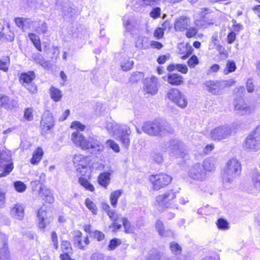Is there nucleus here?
<instances>
[{"mask_svg":"<svg viewBox=\"0 0 260 260\" xmlns=\"http://www.w3.org/2000/svg\"><path fill=\"white\" fill-rule=\"evenodd\" d=\"M107 128L109 134H112L124 147L128 148L131 141L129 137L131 134V130L128 126L111 122L107 124Z\"/></svg>","mask_w":260,"mask_h":260,"instance_id":"f257e3e1","label":"nucleus"},{"mask_svg":"<svg viewBox=\"0 0 260 260\" xmlns=\"http://www.w3.org/2000/svg\"><path fill=\"white\" fill-rule=\"evenodd\" d=\"M241 171L240 162L236 158L230 159L226 162L222 175L223 181L228 183L232 182L240 175Z\"/></svg>","mask_w":260,"mask_h":260,"instance_id":"f03ea898","label":"nucleus"},{"mask_svg":"<svg viewBox=\"0 0 260 260\" xmlns=\"http://www.w3.org/2000/svg\"><path fill=\"white\" fill-rule=\"evenodd\" d=\"M162 149L170 155L176 158H183L186 155V150L181 143L177 140H172L162 145Z\"/></svg>","mask_w":260,"mask_h":260,"instance_id":"7ed1b4c3","label":"nucleus"},{"mask_svg":"<svg viewBox=\"0 0 260 260\" xmlns=\"http://www.w3.org/2000/svg\"><path fill=\"white\" fill-rule=\"evenodd\" d=\"M243 147L247 151H257L260 149V125L246 138Z\"/></svg>","mask_w":260,"mask_h":260,"instance_id":"20e7f679","label":"nucleus"},{"mask_svg":"<svg viewBox=\"0 0 260 260\" xmlns=\"http://www.w3.org/2000/svg\"><path fill=\"white\" fill-rule=\"evenodd\" d=\"M73 162L77 168V171L82 176H88L90 173L89 157L82 154H76L73 158Z\"/></svg>","mask_w":260,"mask_h":260,"instance_id":"39448f33","label":"nucleus"},{"mask_svg":"<svg viewBox=\"0 0 260 260\" xmlns=\"http://www.w3.org/2000/svg\"><path fill=\"white\" fill-rule=\"evenodd\" d=\"M178 192L173 189L168 190L163 194L156 196L155 202L162 208H170L173 204Z\"/></svg>","mask_w":260,"mask_h":260,"instance_id":"423d86ee","label":"nucleus"},{"mask_svg":"<svg viewBox=\"0 0 260 260\" xmlns=\"http://www.w3.org/2000/svg\"><path fill=\"white\" fill-rule=\"evenodd\" d=\"M172 179L170 176L162 173L151 175L149 177V180L152 184V187L155 190H159L169 185Z\"/></svg>","mask_w":260,"mask_h":260,"instance_id":"0eeeda50","label":"nucleus"},{"mask_svg":"<svg viewBox=\"0 0 260 260\" xmlns=\"http://www.w3.org/2000/svg\"><path fill=\"white\" fill-rule=\"evenodd\" d=\"M232 130L230 126L224 125L217 126L210 132V138L214 141H221L228 139L232 134Z\"/></svg>","mask_w":260,"mask_h":260,"instance_id":"6e6552de","label":"nucleus"},{"mask_svg":"<svg viewBox=\"0 0 260 260\" xmlns=\"http://www.w3.org/2000/svg\"><path fill=\"white\" fill-rule=\"evenodd\" d=\"M167 96L172 103L181 108H184L187 105L185 96L176 88H173L169 90Z\"/></svg>","mask_w":260,"mask_h":260,"instance_id":"1a4fd4ad","label":"nucleus"},{"mask_svg":"<svg viewBox=\"0 0 260 260\" xmlns=\"http://www.w3.org/2000/svg\"><path fill=\"white\" fill-rule=\"evenodd\" d=\"M188 175L190 178L199 181H204L207 178L206 173L201 164H196L190 167L188 171Z\"/></svg>","mask_w":260,"mask_h":260,"instance_id":"9d476101","label":"nucleus"},{"mask_svg":"<svg viewBox=\"0 0 260 260\" xmlns=\"http://www.w3.org/2000/svg\"><path fill=\"white\" fill-rule=\"evenodd\" d=\"M55 123V119L52 113L47 110L42 115L40 127L43 132H46L52 128Z\"/></svg>","mask_w":260,"mask_h":260,"instance_id":"9b49d317","label":"nucleus"},{"mask_svg":"<svg viewBox=\"0 0 260 260\" xmlns=\"http://www.w3.org/2000/svg\"><path fill=\"white\" fill-rule=\"evenodd\" d=\"M143 132L152 136H160V122H146L142 126Z\"/></svg>","mask_w":260,"mask_h":260,"instance_id":"f8f14e48","label":"nucleus"},{"mask_svg":"<svg viewBox=\"0 0 260 260\" xmlns=\"http://www.w3.org/2000/svg\"><path fill=\"white\" fill-rule=\"evenodd\" d=\"M84 144L81 145L83 150H90L91 152H100L103 149V145L96 139L89 137L85 138Z\"/></svg>","mask_w":260,"mask_h":260,"instance_id":"ddd939ff","label":"nucleus"},{"mask_svg":"<svg viewBox=\"0 0 260 260\" xmlns=\"http://www.w3.org/2000/svg\"><path fill=\"white\" fill-rule=\"evenodd\" d=\"M38 226L44 229L52 221L53 218L50 213L41 207L38 212Z\"/></svg>","mask_w":260,"mask_h":260,"instance_id":"4468645a","label":"nucleus"},{"mask_svg":"<svg viewBox=\"0 0 260 260\" xmlns=\"http://www.w3.org/2000/svg\"><path fill=\"white\" fill-rule=\"evenodd\" d=\"M144 90L149 94H155L158 90V80L154 76L147 77L144 80Z\"/></svg>","mask_w":260,"mask_h":260,"instance_id":"2eb2a0df","label":"nucleus"},{"mask_svg":"<svg viewBox=\"0 0 260 260\" xmlns=\"http://www.w3.org/2000/svg\"><path fill=\"white\" fill-rule=\"evenodd\" d=\"M235 109L238 111L241 114H248L254 110L253 106L246 103L242 99L235 100L234 102Z\"/></svg>","mask_w":260,"mask_h":260,"instance_id":"dca6fc26","label":"nucleus"},{"mask_svg":"<svg viewBox=\"0 0 260 260\" xmlns=\"http://www.w3.org/2000/svg\"><path fill=\"white\" fill-rule=\"evenodd\" d=\"M0 260H11L7 239L5 236L0 232Z\"/></svg>","mask_w":260,"mask_h":260,"instance_id":"f3484780","label":"nucleus"},{"mask_svg":"<svg viewBox=\"0 0 260 260\" xmlns=\"http://www.w3.org/2000/svg\"><path fill=\"white\" fill-rule=\"evenodd\" d=\"M190 23V19L185 16H181L176 19L174 28L176 31H182L187 29Z\"/></svg>","mask_w":260,"mask_h":260,"instance_id":"a211bd4d","label":"nucleus"},{"mask_svg":"<svg viewBox=\"0 0 260 260\" xmlns=\"http://www.w3.org/2000/svg\"><path fill=\"white\" fill-rule=\"evenodd\" d=\"M205 84L207 90L212 94L214 95L221 94L223 88L220 82L208 81Z\"/></svg>","mask_w":260,"mask_h":260,"instance_id":"6ab92c4d","label":"nucleus"},{"mask_svg":"<svg viewBox=\"0 0 260 260\" xmlns=\"http://www.w3.org/2000/svg\"><path fill=\"white\" fill-rule=\"evenodd\" d=\"M82 234L80 231L75 232V242L80 249H84V247L89 243L88 237L87 236L82 237Z\"/></svg>","mask_w":260,"mask_h":260,"instance_id":"aec40b11","label":"nucleus"},{"mask_svg":"<svg viewBox=\"0 0 260 260\" xmlns=\"http://www.w3.org/2000/svg\"><path fill=\"white\" fill-rule=\"evenodd\" d=\"M217 165L216 159L212 157L207 158L203 161V168L207 172H211L215 170Z\"/></svg>","mask_w":260,"mask_h":260,"instance_id":"412c9836","label":"nucleus"},{"mask_svg":"<svg viewBox=\"0 0 260 260\" xmlns=\"http://www.w3.org/2000/svg\"><path fill=\"white\" fill-rule=\"evenodd\" d=\"M11 214L18 219H22L24 216V208L20 204H16L12 208Z\"/></svg>","mask_w":260,"mask_h":260,"instance_id":"4be33fe9","label":"nucleus"},{"mask_svg":"<svg viewBox=\"0 0 260 260\" xmlns=\"http://www.w3.org/2000/svg\"><path fill=\"white\" fill-rule=\"evenodd\" d=\"M85 138L83 135L78 131L73 132L71 135V140L73 143L82 148V145L83 144Z\"/></svg>","mask_w":260,"mask_h":260,"instance_id":"5701e85b","label":"nucleus"},{"mask_svg":"<svg viewBox=\"0 0 260 260\" xmlns=\"http://www.w3.org/2000/svg\"><path fill=\"white\" fill-rule=\"evenodd\" d=\"M15 21L16 25L23 31H25V28L30 27L34 23L33 21L28 18H15Z\"/></svg>","mask_w":260,"mask_h":260,"instance_id":"b1692460","label":"nucleus"},{"mask_svg":"<svg viewBox=\"0 0 260 260\" xmlns=\"http://www.w3.org/2000/svg\"><path fill=\"white\" fill-rule=\"evenodd\" d=\"M167 81L173 85H179L183 83V78L177 74H169Z\"/></svg>","mask_w":260,"mask_h":260,"instance_id":"393cba45","label":"nucleus"},{"mask_svg":"<svg viewBox=\"0 0 260 260\" xmlns=\"http://www.w3.org/2000/svg\"><path fill=\"white\" fill-rule=\"evenodd\" d=\"M32 59L36 63L40 64L45 69H47L50 67L49 62L46 61L39 53H34L32 55Z\"/></svg>","mask_w":260,"mask_h":260,"instance_id":"a878e982","label":"nucleus"},{"mask_svg":"<svg viewBox=\"0 0 260 260\" xmlns=\"http://www.w3.org/2000/svg\"><path fill=\"white\" fill-rule=\"evenodd\" d=\"M251 180L254 187L252 193H256L260 190V173L257 172H253L251 176Z\"/></svg>","mask_w":260,"mask_h":260,"instance_id":"bb28decb","label":"nucleus"},{"mask_svg":"<svg viewBox=\"0 0 260 260\" xmlns=\"http://www.w3.org/2000/svg\"><path fill=\"white\" fill-rule=\"evenodd\" d=\"M35 74L33 71L22 73L20 77V80L23 83L27 85L31 83L35 78Z\"/></svg>","mask_w":260,"mask_h":260,"instance_id":"cd10ccee","label":"nucleus"},{"mask_svg":"<svg viewBox=\"0 0 260 260\" xmlns=\"http://www.w3.org/2000/svg\"><path fill=\"white\" fill-rule=\"evenodd\" d=\"M110 174L108 172L101 173L98 178V182L101 186L106 188L110 181Z\"/></svg>","mask_w":260,"mask_h":260,"instance_id":"c85d7f7f","label":"nucleus"},{"mask_svg":"<svg viewBox=\"0 0 260 260\" xmlns=\"http://www.w3.org/2000/svg\"><path fill=\"white\" fill-rule=\"evenodd\" d=\"M49 93L51 99L55 102L60 101L62 96L61 90L54 86H51L50 87L49 89Z\"/></svg>","mask_w":260,"mask_h":260,"instance_id":"c756f323","label":"nucleus"},{"mask_svg":"<svg viewBox=\"0 0 260 260\" xmlns=\"http://www.w3.org/2000/svg\"><path fill=\"white\" fill-rule=\"evenodd\" d=\"M167 70L169 72L176 70L183 74L187 73L188 71L186 66L182 64H171L168 66Z\"/></svg>","mask_w":260,"mask_h":260,"instance_id":"7c9ffc66","label":"nucleus"},{"mask_svg":"<svg viewBox=\"0 0 260 260\" xmlns=\"http://www.w3.org/2000/svg\"><path fill=\"white\" fill-rule=\"evenodd\" d=\"M160 136L167 134H173L174 130L172 126L166 122H160Z\"/></svg>","mask_w":260,"mask_h":260,"instance_id":"2f4dec72","label":"nucleus"},{"mask_svg":"<svg viewBox=\"0 0 260 260\" xmlns=\"http://www.w3.org/2000/svg\"><path fill=\"white\" fill-rule=\"evenodd\" d=\"M43 155V151L40 147H38L33 153L30 162L33 165L37 164L42 159Z\"/></svg>","mask_w":260,"mask_h":260,"instance_id":"473e14b6","label":"nucleus"},{"mask_svg":"<svg viewBox=\"0 0 260 260\" xmlns=\"http://www.w3.org/2000/svg\"><path fill=\"white\" fill-rule=\"evenodd\" d=\"M123 192L122 189H118L112 191L110 196V200L111 201V204L113 207H116L117 203V200L121 196Z\"/></svg>","mask_w":260,"mask_h":260,"instance_id":"72a5a7b5","label":"nucleus"},{"mask_svg":"<svg viewBox=\"0 0 260 260\" xmlns=\"http://www.w3.org/2000/svg\"><path fill=\"white\" fill-rule=\"evenodd\" d=\"M211 43L213 45L214 48L220 52H222L224 50V48L220 44V41L218 39V34L217 32H215L212 35Z\"/></svg>","mask_w":260,"mask_h":260,"instance_id":"f704fd0d","label":"nucleus"},{"mask_svg":"<svg viewBox=\"0 0 260 260\" xmlns=\"http://www.w3.org/2000/svg\"><path fill=\"white\" fill-rule=\"evenodd\" d=\"M236 69L237 67L235 61L229 59L226 61L225 68L223 71V73L225 75H228L230 73L234 72Z\"/></svg>","mask_w":260,"mask_h":260,"instance_id":"c9c22d12","label":"nucleus"},{"mask_svg":"<svg viewBox=\"0 0 260 260\" xmlns=\"http://www.w3.org/2000/svg\"><path fill=\"white\" fill-rule=\"evenodd\" d=\"M29 39L34 44L36 48L39 51H42L41 41L39 37L34 34L31 33L28 35Z\"/></svg>","mask_w":260,"mask_h":260,"instance_id":"e433bc0d","label":"nucleus"},{"mask_svg":"<svg viewBox=\"0 0 260 260\" xmlns=\"http://www.w3.org/2000/svg\"><path fill=\"white\" fill-rule=\"evenodd\" d=\"M79 182L81 185L84 187L86 189L90 191H93L94 190L93 185L88 182L86 179L83 177H80L79 179Z\"/></svg>","mask_w":260,"mask_h":260,"instance_id":"4c0bfd02","label":"nucleus"},{"mask_svg":"<svg viewBox=\"0 0 260 260\" xmlns=\"http://www.w3.org/2000/svg\"><path fill=\"white\" fill-rule=\"evenodd\" d=\"M10 102L8 96L0 94V109L2 107H4L6 109H10L11 107Z\"/></svg>","mask_w":260,"mask_h":260,"instance_id":"58836bf2","label":"nucleus"},{"mask_svg":"<svg viewBox=\"0 0 260 260\" xmlns=\"http://www.w3.org/2000/svg\"><path fill=\"white\" fill-rule=\"evenodd\" d=\"M144 77L142 72H136L133 74L129 78V81L132 83L137 82L140 81Z\"/></svg>","mask_w":260,"mask_h":260,"instance_id":"ea45409f","label":"nucleus"},{"mask_svg":"<svg viewBox=\"0 0 260 260\" xmlns=\"http://www.w3.org/2000/svg\"><path fill=\"white\" fill-rule=\"evenodd\" d=\"M14 186L16 190L19 192H24L26 188V185L20 181L15 182L14 183Z\"/></svg>","mask_w":260,"mask_h":260,"instance_id":"a19ab883","label":"nucleus"},{"mask_svg":"<svg viewBox=\"0 0 260 260\" xmlns=\"http://www.w3.org/2000/svg\"><path fill=\"white\" fill-rule=\"evenodd\" d=\"M122 221L125 230V232L127 234L133 233V228L131 226V224L127 219L125 218H122Z\"/></svg>","mask_w":260,"mask_h":260,"instance_id":"79ce46f5","label":"nucleus"},{"mask_svg":"<svg viewBox=\"0 0 260 260\" xmlns=\"http://www.w3.org/2000/svg\"><path fill=\"white\" fill-rule=\"evenodd\" d=\"M121 244V241L120 239L114 238L112 239L108 246V250H111L115 249L116 247Z\"/></svg>","mask_w":260,"mask_h":260,"instance_id":"37998d69","label":"nucleus"},{"mask_svg":"<svg viewBox=\"0 0 260 260\" xmlns=\"http://www.w3.org/2000/svg\"><path fill=\"white\" fill-rule=\"evenodd\" d=\"M170 248L173 253L176 254L180 253L182 250L181 247L178 244L175 242H172L170 243Z\"/></svg>","mask_w":260,"mask_h":260,"instance_id":"c03bdc74","label":"nucleus"},{"mask_svg":"<svg viewBox=\"0 0 260 260\" xmlns=\"http://www.w3.org/2000/svg\"><path fill=\"white\" fill-rule=\"evenodd\" d=\"M61 248L63 253H69L72 249L70 242L67 241H62Z\"/></svg>","mask_w":260,"mask_h":260,"instance_id":"a18cd8bd","label":"nucleus"},{"mask_svg":"<svg viewBox=\"0 0 260 260\" xmlns=\"http://www.w3.org/2000/svg\"><path fill=\"white\" fill-rule=\"evenodd\" d=\"M106 144L108 146L110 147L116 152H119L120 151V148L118 144H117L114 141L112 140H109L107 141Z\"/></svg>","mask_w":260,"mask_h":260,"instance_id":"49530a36","label":"nucleus"},{"mask_svg":"<svg viewBox=\"0 0 260 260\" xmlns=\"http://www.w3.org/2000/svg\"><path fill=\"white\" fill-rule=\"evenodd\" d=\"M71 128L80 131H83L85 128V126L78 121H75L72 123Z\"/></svg>","mask_w":260,"mask_h":260,"instance_id":"de8ad7c7","label":"nucleus"},{"mask_svg":"<svg viewBox=\"0 0 260 260\" xmlns=\"http://www.w3.org/2000/svg\"><path fill=\"white\" fill-rule=\"evenodd\" d=\"M91 260H114L113 258L101 253H94L92 255Z\"/></svg>","mask_w":260,"mask_h":260,"instance_id":"09e8293b","label":"nucleus"},{"mask_svg":"<svg viewBox=\"0 0 260 260\" xmlns=\"http://www.w3.org/2000/svg\"><path fill=\"white\" fill-rule=\"evenodd\" d=\"M24 118L28 121H31L34 119L33 109L31 108H27L24 111Z\"/></svg>","mask_w":260,"mask_h":260,"instance_id":"8fccbe9b","label":"nucleus"},{"mask_svg":"<svg viewBox=\"0 0 260 260\" xmlns=\"http://www.w3.org/2000/svg\"><path fill=\"white\" fill-rule=\"evenodd\" d=\"M85 205L86 207L93 213V214H95L96 213V206L90 199H86Z\"/></svg>","mask_w":260,"mask_h":260,"instance_id":"3c124183","label":"nucleus"},{"mask_svg":"<svg viewBox=\"0 0 260 260\" xmlns=\"http://www.w3.org/2000/svg\"><path fill=\"white\" fill-rule=\"evenodd\" d=\"M217 226L219 229L225 230L229 229V223L226 220L220 218L217 220Z\"/></svg>","mask_w":260,"mask_h":260,"instance_id":"603ef678","label":"nucleus"},{"mask_svg":"<svg viewBox=\"0 0 260 260\" xmlns=\"http://www.w3.org/2000/svg\"><path fill=\"white\" fill-rule=\"evenodd\" d=\"M134 66V62L132 60H127L125 62L121 63V67L124 71L130 70Z\"/></svg>","mask_w":260,"mask_h":260,"instance_id":"864d4df0","label":"nucleus"},{"mask_svg":"<svg viewBox=\"0 0 260 260\" xmlns=\"http://www.w3.org/2000/svg\"><path fill=\"white\" fill-rule=\"evenodd\" d=\"M199 63L198 57L196 55H193L188 60L187 64L190 68H194Z\"/></svg>","mask_w":260,"mask_h":260,"instance_id":"5fc2aeb1","label":"nucleus"},{"mask_svg":"<svg viewBox=\"0 0 260 260\" xmlns=\"http://www.w3.org/2000/svg\"><path fill=\"white\" fill-rule=\"evenodd\" d=\"M161 10L159 8L156 7L153 8L150 12V16L151 17L156 19L160 16Z\"/></svg>","mask_w":260,"mask_h":260,"instance_id":"6e6d98bb","label":"nucleus"},{"mask_svg":"<svg viewBox=\"0 0 260 260\" xmlns=\"http://www.w3.org/2000/svg\"><path fill=\"white\" fill-rule=\"evenodd\" d=\"M198 29L194 27H190L187 29L186 36L187 38H190L193 37L197 33Z\"/></svg>","mask_w":260,"mask_h":260,"instance_id":"4d7b16f0","label":"nucleus"},{"mask_svg":"<svg viewBox=\"0 0 260 260\" xmlns=\"http://www.w3.org/2000/svg\"><path fill=\"white\" fill-rule=\"evenodd\" d=\"M40 193L42 194V196L45 198L47 196V195L51 193L50 189L47 188L45 185L44 184H42L40 189H39Z\"/></svg>","mask_w":260,"mask_h":260,"instance_id":"13d9d810","label":"nucleus"},{"mask_svg":"<svg viewBox=\"0 0 260 260\" xmlns=\"http://www.w3.org/2000/svg\"><path fill=\"white\" fill-rule=\"evenodd\" d=\"M220 82L223 89L225 87H230L233 85L235 84V81L234 80L230 79L229 80L222 81Z\"/></svg>","mask_w":260,"mask_h":260,"instance_id":"bf43d9fd","label":"nucleus"},{"mask_svg":"<svg viewBox=\"0 0 260 260\" xmlns=\"http://www.w3.org/2000/svg\"><path fill=\"white\" fill-rule=\"evenodd\" d=\"M51 241L53 244L54 247L55 249L58 248V240H57V236L56 233L55 232H53L51 233Z\"/></svg>","mask_w":260,"mask_h":260,"instance_id":"052dcab7","label":"nucleus"},{"mask_svg":"<svg viewBox=\"0 0 260 260\" xmlns=\"http://www.w3.org/2000/svg\"><path fill=\"white\" fill-rule=\"evenodd\" d=\"M246 89L248 92L251 93L254 90V86L251 79H248L246 82Z\"/></svg>","mask_w":260,"mask_h":260,"instance_id":"680f3d73","label":"nucleus"},{"mask_svg":"<svg viewBox=\"0 0 260 260\" xmlns=\"http://www.w3.org/2000/svg\"><path fill=\"white\" fill-rule=\"evenodd\" d=\"M155 228L159 234H162V232L165 229L163 223L160 220H157L155 223Z\"/></svg>","mask_w":260,"mask_h":260,"instance_id":"e2e57ef3","label":"nucleus"},{"mask_svg":"<svg viewBox=\"0 0 260 260\" xmlns=\"http://www.w3.org/2000/svg\"><path fill=\"white\" fill-rule=\"evenodd\" d=\"M107 214L111 220H113L114 221H116L119 219L118 215L114 211H108L107 212Z\"/></svg>","mask_w":260,"mask_h":260,"instance_id":"0e129e2a","label":"nucleus"},{"mask_svg":"<svg viewBox=\"0 0 260 260\" xmlns=\"http://www.w3.org/2000/svg\"><path fill=\"white\" fill-rule=\"evenodd\" d=\"M233 29L235 31H239L243 28V25L241 23H237L235 20H233Z\"/></svg>","mask_w":260,"mask_h":260,"instance_id":"69168bd1","label":"nucleus"},{"mask_svg":"<svg viewBox=\"0 0 260 260\" xmlns=\"http://www.w3.org/2000/svg\"><path fill=\"white\" fill-rule=\"evenodd\" d=\"M164 30L162 28H157L154 31V35L158 39L162 38L164 35Z\"/></svg>","mask_w":260,"mask_h":260,"instance_id":"338daca9","label":"nucleus"},{"mask_svg":"<svg viewBox=\"0 0 260 260\" xmlns=\"http://www.w3.org/2000/svg\"><path fill=\"white\" fill-rule=\"evenodd\" d=\"M162 257L159 253H155L153 255H151L148 258V260H161Z\"/></svg>","mask_w":260,"mask_h":260,"instance_id":"774afa93","label":"nucleus"}]
</instances>
